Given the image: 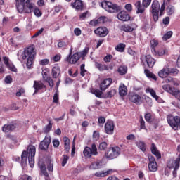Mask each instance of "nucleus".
I'll use <instances>...</instances> for the list:
<instances>
[{
	"instance_id": "obj_1",
	"label": "nucleus",
	"mask_w": 180,
	"mask_h": 180,
	"mask_svg": "<svg viewBox=\"0 0 180 180\" xmlns=\"http://www.w3.org/2000/svg\"><path fill=\"white\" fill-rule=\"evenodd\" d=\"M15 6L18 13H32L37 18H40L43 13L36 7L34 3L30 2V0H15Z\"/></svg>"
},
{
	"instance_id": "obj_2",
	"label": "nucleus",
	"mask_w": 180,
	"mask_h": 180,
	"mask_svg": "<svg viewBox=\"0 0 180 180\" xmlns=\"http://www.w3.org/2000/svg\"><path fill=\"white\" fill-rule=\"evenodd\" d=\"M34 56H36V52L34 51V46H30L25 48L23 51L20 50L18 51L17 57L19 61L22 62L27 60V68H31L33 64V60L34 59Z\"/></svg>"
},
{
	"instance_id": "obj_3",
	"label": "nucleus",
	"mask_w": 180,
	"mask_h": 180,
	"mask_svg": "<svg viewBox=\"0 0 180 180\" xmlns=\"http://www.w3.org/2000/svg\"><path fill=\"white\" fill-rule=\"evenodd\" d=\"M36 155V147L34 146H30L27 148V152L24 150L21 155V160L22 164H26L28 162L31 168L34 167V156Z\"/></svg>"
},
{
	"instance_id": "obj_4",
	"label": "nucleus",
	"mask_w": 180,
	"mask_h": 180,
	"mask_svg": "<svg viewBox=\"0 0 180 180\" xmlns=\"http://www.w3.org/2000/svg\"><path fill=\"white\" fill-rule=\"evenodd\" d=\"M101 6L109 13H117L122 11V7L117 4H113L110 1H104L101 3Z\"/></svg>"
},
{
	"instance_id": "obj_5",
	"label": "nucleus",
	"mask_w": 180,
	"mask_h": 180,
	"mask_svg": "<svg viewBox=\"0 0 180 180\" xmlns=\"http://www.w3.org/2000/svg\"><path fill=\"white\" fill-rule=\"evenodd\" d=\"M167 167L170 169H174L172 174L174 178H176V175H177L176 171L179 169V167H180V155H179L175 160L169 159L167 162Z\"/></svg>"
},
{
	"instance_id": "obj_6",
	"label": "nucleus",
	"mask_w": 180,
	"mask_h": 180,
	"mask_svg": "<svg viewBox=\"0 0 180 180\" xmlns=\"http://www.w3.org/2000/svg\"><path fill=\"white\" fill-rule=\"evenodd\" d=\"M83 154L86 158H92V155L96 157L99 154L96 144L93 143L91 147L86 146L83 150Z\"/></svg>"
},
{
	"instance_id": "obj_7",
	"label": "nucleus",
	"mask_w": 180,
	"mask_h": 180,
	"mask_svg": "<svg viewBox=\"0 0 180 180\" xmlns=\"http://www.w3.org/2000/svg\"><path fill=\"white\" fill-rule=\"evenodd\" d=\"M167 120L169 126H170L173 130H178V129H180L179 116H174L172 115H169L167 117Z\"/></svg>"
},
{
	"instance_id": "obj_8",
	"label": "nucleus",
	"mask_w": 180,
	"mask_h": 180,
	"mask_svg": "<svg viewBox=\"0 0 180 180\" xmlns=\"http://www.w3.org/2000/svg\"><path fill=\"white\" fill-rule=\"evenodd\" d=\"M179 70L176 68H164L158 72L160 78H167L169 75H178Z\"/></svg>"
},
{
	"instance_id": "obj_9",
	"label": "nucleus",
	"mask_w": 180,
	"mask_h": 180,
	"mask_svg": "<svg viewBox=\"0 0 180 180\" xmlns=\"http://www.w3.org/2000/svg\"><path fill=\"white\" fill-rule=\"evenodd\" d=\"M105 155L108 160L117 158L120 155V148L117 146L111 147L105 151Z\"/></svg>"
},
{
	"instance_id": "obj_10",
	"label": "nucleus",
	"mask_w": 180,
	"mask_h": 180,
	"mask_svg": "<svg viewBox=\"0 0 180 180\" xmlns=\"http://www.w3.org/2000/svg\"><path fill=\"white\" fill-rule=\"evenodd\" d=\"M151 1L152 0H143L142 4L141 1H137L134 4L136 9V13H144L146 8L149 7L151 4Z\"/></svg>"
},
{
	"instance_id": "obj_11",
	"label": "nucleus",
	"mask_w": 180,
	"mask_h": 180,
	"mask_svg": "<svg viewBox=\"0 0 180 180\" xmlns=\"http://www.w3.org/2000/svg\"><path fill=\"white\" fill-rule=\"evenodd\" d=\"M152 15L154 22H158V15L160 13V2L158 0H154L151 5Z\"/></svg>"
},
{
	"instance_id": "obj_12",
	"label": "nucleus",
	"mask_w": 180,
	"mask_h": 180,
	"mask_svg": "<svg viewBox=\"0 0 180 180\" xmlns=\"http://www.w3.org/2000/svg\"><path fill=\"white\" fill-rule=\"evenodd\" d=\"M71 54H72V47H71L70 52L65 59V61H67L70 64H75L78 61V60L81 58V56L78 52L75 53L72 56Z\"/></svg>"
},
{
	"instance_id": "obj_13",
	"label": "nucleus",
	"mask_w": 180,
	"mask_h": 180,
	"mask_svg": "<svg viewBox=\"0 0 180 180\" xmlns=\"http://www.w3.org/2000/svg\"><path fill=\"white\" fill-rule=\"evenodd\" d=\"M149 163L148 165V167L150 172H156L158 169V165H157V162L155 161V158L153 155L148 156Z\"/></svg>"
},
{
	"instance_id": "obj_14",
	"label": "nucleus",
	"mask_w": 180,
	"mask_h": 180,
	"mask_svg": "<svg viewBox=\"0 0 180 180\" xmlns=\"http://www.w3.org/2000/svg\"><path fill=\"white\" fill-rule=\"evenodd\" d=\"M51 143V136L46 135L44 140L39 144V148L43 151H46L49 150V146Z\"/></svg>"
},
{
	"instance_id": "obj_15",
	"label": "nucleus",
	"mask_w": 180,
	"mask_h": 180,
	"mask_svg": "<svg viewBox=\"0 0 180 180\" xmlns=\"http://www.w3.org/2000/svg\"><path fill=\"white\" fill-rule=\"evenodd\" d=\"M144 60L147 63V65L149 68H153L155 64V59H154L150 55H147L146 56L141 57V63H144Z\"/></svg>"
},
{
	"instance_id": "obj_16",
	"label": "nucleus",
	"mask_w": 180,
	"mask_h": 180,
	"mask_svg": "<svg viewBox=\"0 0 180 180\" xmlns=\"http://www.w3.org/2000/svg\"><path fill=\"white\" fill-rule=\"evenodd\" d=\"M94 33L100 37H106L109 34V30L105 27H99L94 30Z\"/></svg>"
},
{
	"instance_id": "obj_17",
	"label": "nucleus",
	"mask_w": 180,
	"mask_h": 180,
	"mask_svg": "<svg viewBox=\"0 0 180 180\" xmlns=\"http://www.w3.org/2000/svg\"><path fill=\"white\" fill-rule=\"evenodd\" d=\"M104 127L107 134H113V131H115V124L113 123V121H107Z\"/></svg>"
},
{
	"instance_id": "obj_18",
	"label": "nucleus",
	"mask_w": 180,
	"mask_h": 180,
	"mask_svg": "<svg viewBox=\"0 0 180 180\" xmlns=\"http://www.w3.org/2000/svg\"><path fill=\"white\" fill-rule=\"evenodd\" d=\"M112 78H107L103 80L100 84L101 91H106V89H108V88L112 84Z\"/></svg>"
},
{
	"instance_id": "obj_19",
	"label": "nucleus",
	"mask_w": 180,
	"mask_h": 180,
	"mask_svg": "<svg viewBox=\"0 0 180 180\" xmlns=\"http://www.w3.org/2000/svg\"><path fill=\"white\" fill-rule=\"evenodd\" d=\"M129 101L133 102V103H136V105H140L141 103V97L134 93H131L129 96Z\"/></svg>"
},
{
	"instance_id": "obj_20",
	"label": "nucleus",
	"mask_w": 180,
	"mask_h": 180,
	"mask_svg": "<svg viewBox=\"0 0 180 180\" xmlns=\"http://www.w3.org/2000/svg\"><path fill=\"white\" fill-rule=\"evenodd\" d=\"M117 18L122 22H127V20H130V15L126 11H122L118 13Z\"/></svg>"
},
{
	"instance_id": "obj_21",
	"label": "nucleus",
	"mask_w": 180,
	"mask_h": 180,
	"mask_svg": "<svg viewBox=\"0 0 180 180\" xmlns=\"http://www.w3.org/2000/svg\"><path fill=\"white\" fill-rule=\"evenodd\" d=\"M113 172H116V170L113 169H110L106 172H96L95 176H96L97 178H103L105 176H108V175H110V174H113Z\"/></svg>"
},
{
	"instance_id": "obj_22",
	"label": "nucleus",
	"mask_w": 180,
	"mask_h": 180,
	"mask_svg": "<svg viewBox=\"0 0 180 180\" xmlns=\"http://www.w3.org/2000/svg\"><path fill=\"white\" fill-rule=\"evenodd\" d=\"M103 162L102 160H96L90 164L89 166V169H101L103 167Z\"/></svg>"
},
{
	"instance_id": "obj_23",
	"label": "nucleus",
	"mask_w": 180,
	"mask_h": 180,
	"mask_svg": "<svg viewBox=\"0 0 180 180\" xmlns=\"http://www.w3.org/2000/svg\"><path fill=\"white\" fill-rule=\"evenodd\" d=\"M33 88L35 89L34 94H36V92L43 89V88H46V85H44V84H43L40 80H34Z\"/></svg>"
},
{
	"instance_id": "obj_24",
	"label": "nucleus",
	"mask_w": 180,
	"mask_h": 180,
	"mask_svg": "<svg viewBox=\"0 0 180 180\" xmlns=\"http://www.w3.org/2000/svg\"><path fill=\"white\" fill-rule=\"evenodd\" d=\"M71 6L74 9H76V11H82V9H84V4L81 0H75V2L71 3Z\"/></svg>"
},
{
	"instance_id": "obj_25",
	"label": "nucleus",
	"mask_w": 180,
	"mask_h": 180,
	"mask_svg": "<svg viewBox=\"0 0 180 180\" xmlns=\"http://www.w3.org/2000/svg\"><path fill=\"white\" fill-rule=\"evenodd\" d=\"M96 67L99 70V71H108V70H113V66L112 65H109L108 66L102 64V63H96Z\"/></svg>"
},
{
	"instance_id": "obj_26",
	"label": "nucleus",
	"mask_w": 180,
	"mask_h": 180,
	"mask_svg": "<svg viewBox=\"0 0 180 180\" xmlns=\"http://www.w3.org/2000/svg\"><path fill=\"white\" fill-rule=\"evenodd\" d=\"M15 128H16V125L13 124H4L2 127V131L4 133H9V131H12V130H15Z\"/></svg>"
},
{
	"instance_id": "obj_27",
	"label": "nucleus",
	"mask_w": 180,
	"mask_h": 180,
	"mask_svg": "<svg viewBox=\"0 0 180 180\" xmlns=\"http://www.w3.org/2000/svg\"><path fill=\"white\" fill-rule=\"evenodd\" d=\"M120 96H126L127 95V86L124 84H120L119 86Z\"/></svg>"
},
{
	"instance_id": "obj_28",
	"label": "nucleus",
	"mask_w": 180,
	"mask_h": 180,
	"mask_svg": "<svg viewBox=\"0 0 180 180\" xmlns=\"http://www.w3.org/2000/svg\"><path fill=\"white\" fill-rule=\"evenodd\" d=\"M150 150H151L152 154L155 155V157H157L158 160L161 158V153H160V152L158 151V149H157V146H155V143L151 144Z\"/></svg>"
},
{
	"instance_id": "obj_29",
	"label": "nucleus",
	"mask_w": 180,
	"mask_h": 180,
	"mask_svg": "<svg viewBox=\"0 0 180 180\" xmlns=\"http://www.w3.org/2000/svg\"><path fill=\"white\" fill-rule=\"evenodd\" d=\"M162 89H164V91H166V92L171 94L172 95H174L175 94V91H176L175 90V88L171 87V86L169 84L163 85Z\"/></svg>"
},
{
	"instance_id": "obj_30",
	"label": "nucleus",
	"mask_w": 180,
	"mask_h": 180,
	"mask_svg": "<svg viewBox=\"0 0 180 180\" xmlns=\"http://www.w3.org/2000/svg\"><path fill=\"white\" fill-rule=\"evenodd\" d=\"M61 74V70H60V67L55 66L52 69V76L53 78H58V76Z\"/></svg>"
},
{
	"instance_id": "obj_31",
	"label": "nucleus",
	"mask_w": 180,
	"mask_h": 180,
	"mask_svg": "<svg viewBox=\"0 0 180 180\" xmlns=\"http://www.w3.org/2000/svg\"><path fill=\"white\" fill-rule=\"evenodd\" d=\"M146 92L147 94H150L152 96V98H154V99H155V101H158V99H160V96H157V93H155V91H154V89H151V88H147L146 89Z\"/></svg>"
},
{
	"instance_id": "obj_32",
	"label": "nucleus",
	"mask_w": 180,
	"mask_h": 180,
	"mask_svg": "<svg viewBox=\"0 0 180 180\" xmlns=\"http://www.w3.org/2000/svg\"><path fill=\"white\" fill-rule=\"evenodd\" d=\"M121 30L126 32H133V30H134V28H133V26L131 25L124 24L121 26Z\"/></svg>"
},
{
	"instance_id": "obj_33",
	"label": "nucleus",
	"mask_w": 180,
	"mask_h": 180,
	"mask_svg": "<svg viewBox=\"0 0 180 180\" xmlns=\"http://www.w3.org/2000/svg\"><path fill=\"white\" fill-rule=\"evenodd\" d=\"M47 121L49 122V124L45 126L43 129V131L44 133H45V134H47V133H50L51 129H53V123H51V120L48 119Z\"/></svg>"
},
{
	"instance_id": "obj_34",
	"label": "nucleus",
	"mask_w": 180,
	"mask_h": 180,
	"mask_svg": "<svg viewBox=\"0 0 180 180\" xmlns=\"http://www.w3.org/2000/svg\"><path fill=\"white\" fill-rule=\"evenodd\" d=\"M68 44H70L68 39L61 40L58 43V47L60 49H67Z\"/></svg>"
},
{
	"instance_id": "obj_35",
	"label": "nucleus",
	"mask_w": 180,
	"mask_h": 180,
	"mask_svg": "<svg viewBox=\"0 0 180 180\" xmlns=\"http://www.w3.org/2000/svg\"><path fill=\"white\" fill-rule=\"evenodd\" d=\"M117 71L120 75H126V74H127V66L121 65L118 68Z\"/></svg>"
},
{
	"instance_id": "obj_36",
	"label": "nucleus",
	"mask_w": 180,
	"mask_h": 180,
	"mask_svg": "<svg viewBox=\"0 0 180 180\" xmlns=\"http://www.w3.org/2000/svg\"><path fill=\"white\" fill-rule=\"evenodd\" d=\"M144 72L148 78H152V79H154V81H157V76H155V75L153 72H150L148 69H145Z\"/></svg>"
},
{
	"instance_id": "obj_37",
	"label": "nucleus",
	"mask_w": 180,
	"mask_h": 180,
	"mask_svg": "<svg viewBox=\"0 0 180 180\" xmlns=\"http://www.w3.org/2000/svg\"><path fill=\"white\" fill-rule=\"evenodd\" d=\"M150 46H151V49H152V53H153V54H157L155 48L157 47V46H158V41H157L155 39H152L150 41Z\"/></svg>"
},
{
	"instance_id": "obj_38",
	"label": "nucleus",
	"mask_w": 180,
	"mask_h": 180,
	"mask_svg": "<svg viewBox=\"0 0 180 180\" xmlns=\"http://www.w3.org/2000/svg\"><path fill=\"white\" fill-rule=\"evenodd\" d=\"M136 146L138 147V148H140V150L143 152L146 151V143H144L143 141H137L136 143Z\"/></svg>"
},
{
	"instance_id": "obj_39",
	"label": "nucleus",
	"mask_w": 180,
	"mask_h": 180,
	"mask_svg": "<svg viewBox=\"0 0 180 180\" xmlns=\"http://www.w3.org/2000/svg\"><path fill=\"white\" fill-rule=\"evenodd\" d=\"M125 49H126V44L123 43H120L115 46V50H117V51H119L120 53H123Z\"/></svg>"
},
{
	"instance_id": "obj_40",
	"label": "nucleus",
	"mask_w": 180,
	"mask_h": 180,
	"mask_svg": "<svg viewBox=\"0 0 180 180\" xmlns=\"http://www.w3.org/2000/svg\"><path fill=\"white\" fill-rule=\"evenodd\" d=\"M166 12L169 16H171V15H173L174 12H175V7H174L172 5H169L166 8Z\"/></svg>"
},
{
	"instance_id": "obj_41",
	"label": "nucleus",
	"mask_w": 180,
	"mask_h": 180,
	"mask_svg": "<svg viewBox=\"0 0 180 180\" xmlns=\"http://www.w3.org/2000/svg\"><path fill=\"white\" fill-rule=\"evenodd\" d=\"M139 123H140V129L147 130V127H146V121H144V119H143V115L140 116L139 119Z\"/></svg>"
},
{
	"instance_id": "obj_42",
	"label": "nucleus",
	"mask_w": 180,
	"mask_h": 180,
	"mask_svg": "<svg viewBox=\"0 0 180 180\" xmlns=\"http://www.w3.org/2000/svg\"><path fill=\"white\" fill-rule=\"evenodd\" d=\"M117 92L116 89H112L105 94V96L106 98H113V96L116 95Z\"/></svg>"
},
{
	"instance_id": "obj_43",
	"label": "nucleus",
	"mask_w": 180,
	"mask_h": 180,
	"mask_svg": "<svg viewBox=\"0 0 180 180\" xmlns=\"http://www.w3.org/2000/svg\"><path fill=\"white\" fill-rule=\"evenodd\" d=\"M172 34H173L172 31H168L162 37V40H164V41H167V40H169V39H171V37H172Z\"/></svg>"
},
{
	"instance_id": "obj_44",
	"label": "nucleus",
	"mask_w": 180,
	"mask_h": 180,
	"mask_svg": "<svg viewBox=\"0 0 180 180\" xmlns=\"http://www.w3.org/2000/svg\"><path fill=\"white\" fill-rule=\"evenodd\" d=\"M62 158V167H65V165L67 164V162L68 160H70V156L67 155H63Z\"/></svg>"
},
{
	"instance_id": "obj_45",
	"label": "nucleus",
	"mask_w": 180,
	"mask_h": 180,
	"mask_svg": "<svg viewBox=\"0 0 180 180\" xmlns=\"http://www.w3.org/2000/svg\"><path fill=\"white\" fill-rule=\"evenodd\" d=\"M80 57H85L88 53H89V48L86 47L82 52H78Z\"/></svg>"
},
{
	"instance_id": "obj_46",
	"label": "nucleus",
	"mask_w": 180,
	"mask_h": 180,
	"mask_svg": "<svg viewBox=\"0 0 180 180\" xmlns=\"http://www.w3.org/2000/svg\"><path fill=\"white\" fill-rule=\"evenodd\" d=\"M41 174H43L44 176H46V178H49V173L47 172V170L46 169V166L44 165H43L41 167Z\"/></svg>"
},
{
	"instance_id": "obj_47",
	"label": "nucleus",
	"mask_w": 180,
	"mask_h": 180,
	"mask_svg": "<svg viewBox=\"0 0 180 180\" xmlns=\"http://www.w3.org/2000/svg\"><path fill=\"white\" fill-rule=\"evenodd\" d=\"M44 81V82H47L49 84V86H51V88H53V86H54V81H53V79H51V77H48L47 79H46Z\"/></svg>"
},
{
	"instance_id": "obj_48",
	"label": "nucleus",
	"mask_w": 180,
	"mask_h": 180,
	"mask_svg": "<svg viewBox=\"0 0 180 180\" xmlns=\"http://www.w3.org/2000/svg\"><path fill=\"white\" fill-rule=\"evenodd\" d=\"M165 55L166 56L168 55V50L164 49L158 50V56H165Z\"/></svg>"
},
{
	"instance_id": "obj_49",
	"label": "nucleus",
	"mask_w": 180,
	"mask_h": 180,
	"mask_svg": "<svg viewBox=\"0 0 180 180\" xmlns=\"http://www.w3.org/2000/svg\"><path fill=\"white\" fill-rule=\"evenodd\" d=\"M86 72V70H85V64H82L80 66V75L82 77H85Z\"/></svg>"
},
{
	"instance_id": "obj_50",
	"label": "nucleus",
	"mask_w": 180,
	"mask_h": 180,
	"mask_svg": "<svg viewBox=\"0 0 180 180\" xmlns=\"http://www.w3.org/2000/svg\"><path fill=\"white\" fill-rule=\"evenodd\" d=\"M98 126H101L102 127L105 124V122H106V118H105L104 117H100L98 119Z\"/></svg>"
},
{
	"instance_id": "obj_51",
	"label": "nucleus",
	"mask_w": 180,
	"mask_h": 180,
	"mask_svg": "<svg viewBox=\"0 0 180 180\" xmlns=\"http://www.w3.org/2000/svg\"><path fill=\"white\" fill-rule=\"evenodd\" d=\"M107 147H108V143L106 142H101L99 144V150H101V151L105 150Z\"/></svg>"
},
{
	"instance_id": "obj_52",
	"label": "nucleus",
	"mask_w": 180,
	"mask_h": 180,
	"mask_svg": "<svg viewBox=\"0 0 180 180\" xmlns=\"http://www.w3.org/2000/svg\"><path fill=\"white\" fill-rule=\"evenodd\" d=\"M19 180H32V176L27 174H22L19 176Z\"/></svg>"
},
{
	"instance_id": "obj_53",
	"label": "nucleus",
	"mask_w": 180,
	"mask_h": 180,
	"mask_svg": "<svg viewBox=\"0 0 180 180\" xmlns=\"http://www.w3.org/2000/svg\"><path fill=\"white\" fill-rule=\"evenodd\" d=\"M49 164L47 166V169L48 171L53 172V171H54L53 161H51V160H49Z\"/></svg>"
},
{
	"instance_id": "obj_54",
	"label": "nucleus",
	"mask_w": 180,
	"mask_h": 180,
	"mask_svg": "<svg viewBox=\"0 0 180 180\" xmlns=\"http://www.w3.org/2000/svg\"><path fill=\"white\" fill-rule=\"evenodd\" d=\"M144 117H145V120L148 123H151V113L150 112L146 113L144 115Z\"/></svg>"
},
{
	"instance_id": "obj_55",
	"label": "nucleus",
	"mask_w": 180,
	"mask_h": 180,
	"mask_svg": "<svg viewBox=\"0 0 180 180\" xmlns=\"http://www.w3.org/2000/svg\"><path fill=\"white\" fill-rule=\"evenodd\" d=\"M99 131H94L93 133V139L94 140H95L96 141H98V140H99Z\"/></svg>"
},
{
	"instance_id": "obj_56",
	"label": "nucleus",
	"mask_w": 180,
	"mask_h": 180,
	"mask_svg": "<svg viewBox=\"0 0 180 180\" xmlns=\"http://www.w3.org/2000/svg\"><path fill=\"white\" fill-rule=\"evenodd\" d=\"M44 31V28H41L38 32H37L32 37V39H34L35 37H38V36H40L41 33Z\"/></svg>"
},
{
	"instance_id": "obj_57",
	"label": "nucleus",
	"mask_w": 180,
	"mask_h": 180,
	"mask_svg": "<svg viewBox=\"0 0 180 180\" xmlns=\"http://www.w3.org/2000/svg\"><path fill=\"white\" fill-rule=\"evenodd\" d=\"M92 94H94L96 98H101V96H102V92L99 90H93Z\"/></svg>"
},
{
	"instance_id": "obj_58",
	"label": "nucleus",
	"mask_w": 180,
	"mask_h": 180,
	"mask_svg": "<svg viewBox=\"0 0 180 180\" xmlns=\"http://www.w3.org/2000/svg\"><path fill=\"white\" fill-rule=\"evenodd\" d=\"M6 67L9 68L11 71H13L14 72H16V67L13 64L8 63Z\"/></svg>"
},
{
	"instance_id": "obj_59",
	"label": "nucleus",
	"mask_w": 180,
	"mask_h": 180,
	"mask_svg": "<svg viewBox=\"0 0 180 180\" xmlns=\"http://www.w3.org/2000/svg\"><path fill=\"white\" fill-rule=\"evenodd\" d=\"M113 58V56L112 55H107L104 57L103 60L105 63H110V60Z\"/></svg>"
},
{
	"instance_id": "obj_60",
	"label": "nucleus",
	"mask_w": 180,
	"mask_h": 180,
	"mask_svg": "<svg viewBox=\"0 0 180 180\" xmlns=\"http://www.w3.org/2000/svg\"><path fill=\"white\" fill-rule=\"evenodd\" d=\"M50 63L49 59H42L39 61L40 65H47Z\"/></svg>"
},
{
	"instance_id": "obj_61",
	"label": "nucleus",
	"mask_w": 180,
	"mask_h": 180,
	"mask_svg": "<svg viewBox=\"0 0 180 180\" xmlns=\"http://www.w3.org/2000/svg\"><path fill=\"white\" fill-rule=\"evenodd\" d=\"M53 143V146L55 148H57V147H58L60 146V141H58V139H53L52 141Z\"/></svg>"
},
{
	"instance_id": "obj_62",
	"label": "nucleus",
	"mask_w": 180,
	"mask_h": 180,
	"mask_svg": "<svg viewBox=\"0 0 180 180\" xmlns=\"http://www.w3.org/2000/svg\"><path fill=\"white\" fill-rule=\"evenodd\" d=\"M165 82H167V84L172 82V84L175 85V79L172 78V77H167Z\"/></svg>"
},
{
	"instance_id": "obj_63",
	"label": "nucleus",
	"mask_w": 180,
	"mask_h": 180,
	"mask_svg": "<svg viewBox=\"0 0 180 180\" xmlns=\"http://www.w3.org/2000/svg\"><path fill=\"white\" fill-rule=\"evenodd\" d=\"M125 9L129 12H131L133 11V6L131 4H127L125 5Z\"/></svg>"
},
{
	"instance_id": "obj_64",
	"label": "nucleus",
	"mask_w": 180,
	"mask_h": 180,
	"mask_svg": "<svg viewBox=\"0 0 180 180\" xmlns=\"http://www.w3.org/2000/svg\"><path fill=\"white\" fill-rule=\"evenodd\" d=\"M4 81L6 84H12V77H11V76H7L5 77Z\"/></svg>"
}]
</instances>
